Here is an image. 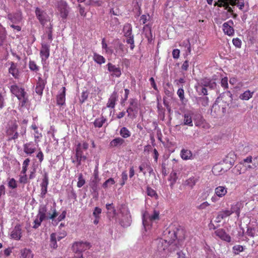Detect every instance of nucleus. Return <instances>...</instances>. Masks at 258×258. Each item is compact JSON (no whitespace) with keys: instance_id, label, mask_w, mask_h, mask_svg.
<instances>
[{"instance_id":"1","label":"nucleus","mask_w":258,"mask_h":258,"mask_svg":"<svg viewBox=\"0 0 258 258\" xmlns=\"http://www.w3.org/2000/svg\"><path fill=\"white\" fill-rule=\"evenodd\" d=\"M216 87V83L214 80L207 78H205L199 81L198 83V87H197V90L204 95H208L207 88H209L211 89H214Z\"/></svg>"},{"instance_id":"2","label":"nucleus","mask_w":258,"mask_h":258,"mask_svg":"<svg viewBox=\"0 0 258 258\" xmlns=\"http://www.w3.org/2000/svg\"><path fill=\"white\" fill-rule=\"evenodd\" d=\"M232 101V94L229 91L225 92L218 97L216 101L222 106L221 112L224 114L226 111V108Z\"/></svg>"},{"instance_id":"3","label":"nucleus","mask_w":258,"mask_h":258,"mask_svg":"<svg viewBox=\"0 0 258 258\" xmlns=\"http://www.w3.org/2000/svg\"><path fill=\"white\" fill-rule=\"evenodd\" d=\"M55 203H54V207H51L50 210L52 211V215L51 216H47L46 213L47 211V209L46 205H41L40 206L38 210V213L37 215V217H40L42 219L44 220H53L55 217L58 216V213L56 211L55 208Z\"/></svg>"},{"instance_id":"4","label":"nucleus","mask_w":258,"mask_h":258,"mask_svg":"<svg viewBox=\"0 0 258 258\" xmlns=\"http://www.w3.org/2000/svg\"><path fill=\"white\" fill-rule=\"evenodd\" d=\"M57 8L60 17L63 20H66L68 16L70 10L68 3L63 0H59L57 2Z\"/></svg>"},{"instance_id":"5","label":"nucleus","mask_w":258,"mask_h":258,"mask_svg":"<svg viewBox=\"0 0 258 258\" xmlns=\"http://www.w3.org/2000/svg\"><path fill=\"white\" fill-rule=\"evenodd\" d=\"M35 15L36 18L39 20L40 23L44 26L47 22L50 21V18L47 13L39 8H36L35 9Z\"/></svg>"},{"instance_id":"6","label":"nucleus","mask_w":258,"mask_h":258,"mask_svg":"<svg viewBox=\"0 0 258 258\" xmlns=\"http://www.w3.org/2000/svg\"><path fill=\"white\" fill-rule=\"evenodd\" d=\"M120 213L122 217L120 219V223L123 227H127L130 225L131 223V216L127 209L122 207L120 210Z\"/></svg>"},{"instance_id":"7","label":"nucleus","mask_w":258,"mask_h":258,"mask_svg":"<svg viewBox=\"0 0 258 258\" xmlns=\"http://www.w3.org/2000/svg\"><path fill=\"white\" fill-rule=\"evenodd\" d=\"M243 165L248 169H254L258 167V156H249L243 160Z\"/></svg>"},{"instance_id":"8","label":"nucleus","mask_w":258,"mask_h":258,"mask_svg":"<svg viewBox=\"0 0 258 258\" xmlns=\"http://www.w3.org/2000/svg\"><path fill=\"white\" fill-rule=\"evenodd\" d=\"M159 212L156 211H154V213L152 215H149L147 213H144L143 215L142 220H143V224L145 228H146V226H149V222L148 220L146 219V216H148L149 222L152 221L153 220H155L159 219Z\"/></svg>"},{"instance_id":"9","label":"nucleus","mask_w":258,"mask_h":258,"mask_svg":"<svg viewBox=\"0 0 258 258\" xmlns=\"http://www.w3.org/2000/svg\"><path fill=\"white\" fill-rule=\"evenodd\" d=\"M50 46L48 44L42 43L40 54L42 60H46L49 56Z\"/></svg>"},{"instance_id":"10","label":"nucleus","mask_w":258,"mask_h":258,"mask_svg":"<svg viewBox=\"0 0 258 258\" xmlns=\"http://www.w3.org/2000/svg\"><path fill=\"white\" fill-rule=\"evenodd\" d=\"M84 244L83 241L76 242L72 246L73 251L78 254V257H82L83 256L82 253L84 251Z\"/></svg>"},{"instance_id":"11","label":"nucleus","mask_w":258,"mask_h":258,"mask_svg":"<svg viewBox=\"0 0 258 258\" xmlns=\"http://www.w3.org/2000/svg\"><path fill=\"white\" fill-rule=\"evenodd\" d=\"M7 17L11 24H19L22 19V14L20 12L9 14L8 15Z\"/></svg>"},{"instance_id":"12","label":"nucleus","mask_w":258,"mask_h":258,"mask_svg":"<svg viewBox=\"0 0 258 258\" xmlns=\"http://www.w3.org/2000/svg\"><path fill=\"white\" fill-rule=\"evenodd\" d=\"M48 184V177L47 173H45L43 175L42 183H41V197L44 199L47 192V186Z\"/></svg>"},{"instance_id":"13","label":"nucleus","mask_w":258,"mask_h":258,"mask_svg":"<svg viewBox=\"0 0 258 258\" xmlns=\"http://www.w3.org/2000/svg\"><path fill=\"white\" fill-rule=\"evenodd\" d=\"M108 70L110 72L111 75L113 77H119L121 75V72L119 67L116 66L112 64L111 63H108L107 64Z\"/></svg>"},{"instance_id":"14","label":"nucleus","mask_w":258,"mask_h":258,"mask_svg":"<svg viewBox=\"0 0 258 258\" xmlns=\"http://www.w3.org/2000/svg\"><path fill=\"white\" fill-rule=\"evenodd\" d=\"M10 90L12 93L14 94L19 100H21V98L20 97L19 93H21V96L26 95V93L24 91V89L19 88L17 85H12L10 88Z\"/></svg>"},{"instance_id":"15","label":"nucleus","mask_w":258,"mask_h":258,"mask_svg":"<svg viewBox=\"0 0 258 258\" xmlns=\"http://www.w3.org/2000/svg\"><path fill=\"white\" fill-rule=\"evenodd\" d=\"M233 24V22L232 20H229L228 22H225L223 24V30L225 34L229 36H232L234 34V30L232 26L229 24Z\"/></svg>"},{"instance_id":"16","label":"nucleus","mask_w":258,"mask_h":258,"mask_svg":"<svg viewBox=\"0 0 258 258\" xmlns=\"http://www.w3.org/2000/svg\"><path fill=\"white\" fill-rule=\"evenodd\" d=\"M215 233L217 236L222 240L227 242H230L231 240L230 236L226 233L225 231L223 229H218L216 230L215 231Z\"/></svg>"},{"instance_id":"17","label":"nucleus","mask_w":258,"mask_h":258,"mask_svg":"<svg viewBox=\"0 0 258 258\" xmlns=\"http://www.w3.org/2000/svg\"><path fill=\"white\" fill-rule=\"evenodd\" d=\"M22 229L21 227L20 224H17L15 227L14 229L13 230V231L11 232V237L12 238L15 239L16 240H19L20 239L22 235Z\"/></svg>"},{"instance_id":"18","label":"nucleus","mask_w":258,"mask_h":258,"mask_svg":"<svg viewBox=\"0 0 258 258\" xmlns=\"http://www.w3.org/2000/svg\"><path fill=\"white\" fill-rule=\"evenodd\" d=\"M125 143V141L121 138L117 137L112 140L109 143L110 148H119Z\"/></svg>"},{"instance_id":"19","label":"nucleus","mask_w":258,"mask_h":258,"mask_svg":"<svg viewBox=\"0 0 258 258\" xmlns=\"http://www.w3.org/2000/svg\"><path fill=\"white\" fill-rule=\"evenodd\" d=\"M66 101V88L62 87L61 92L57 96L56 102L58 105L62 106L65 104Z\"/></svg>"},{"instance_id":"20","label":"nucleus","mask_w":258,"mask_h":258,"mask_svg":"<svg viewBox=\"0 0 258 258\" xmlns=\"http://www.w3.org/2000/svg\"><path fill=\"white\" fill-rule=\"evenodd\" d=\"M11 67L9 69V72L10 74L15 78L17 79L19 76V71L17 68V64L14 62H10Z\"/></svg>"},{"instance_id":"21","label":"nucleus","mask_w":258,"mask_h":258,"mask_svg":"<svg viewBox=\"0 0 258 258\" xmlns=\"http://www.w3.org/2000/svg\"><path fill=\"white\" fill-rule=\"evenodd\" d=\"M45 85V83L44 81L41 78H39L35 88L36 93L39 95H41L43 93Z\"/></svg>"},{"instance_id":"22","label":"nucleus","mask_w":258,"mask_h":258,"mask_svg":"<svg viewBox=\"0 0 258 258\" xmlns=\"http://www.w3.org/2000/svg\"><path fill=\"white\" fill-rule=\"evenodd\" d=\"M94 179L91 181L90 186L94 192L98 191V184L100 181L97 172H95L94 174Z\"/></svg>"},{"instance_id":"23","label":"nucleus","mask_w":258,"mask_h":258,"mask_svg":"<svg viewBox=\"0 0 258 258\" xmlns=\"http://www.w3.org/2000/svg\"><path fill=\"white\" fill-rule=\"evenodd\" d=\"M36 150L34 145L32 142L26 143L24 145V151L27 154H31Z\"/></svg>"},{"instance_id":"24","label":"nucleus","mask_w":258,"mask_h":258,"mask_svg":"<svg viewBox=\"0 0 258 258\" xmlns=\"http://www.w3.org/2000/svg\"><path fill=\"white\" fill-rule=\"evenodd\" d=\"M199 177L198 176H192L189 177L187 179H186L184 182V185L186 186H188L190 188H192L195 185L196 183L199 181Z\"/></svg>"},{"instance_id":"25","label":"nucleus","mask_w":258,"mask_h":258,"mask_svg":"<svg viewBox=\"0 0 258 258\" xmlns=\"http://www.w3.org/2000/svg\"><path fill=\"white\" fill-rule=\"evenodd\" d=\"M242 208V204L239 203H236L235 204L231 205V209L229 210L230 214L235 213L238 217H239L240 209Z\"/></svg>"},{"instance_id":"26","label":"nucleus","mask_w":258,"mask_h":258,"mask_svg":"<svg viewBox=\"0 0 258 258\" xmlns=\"http://www.w3.org/2000/svg\"><path fill=\"white\" fill-rule=\"evenodd\" d=\"M76 158H80L85 161L87 159V156L84 155L83 151L80 143L78 144L76 149Z\"/></svg>"},{"instance_id":"27","label":"nucleus","mask_w":258,"mask_h":258,"mask_svg":"<svg viewBox=\"0 0 258 258\" xmlns=\"http://www.w3.org/2000/svg\"><path fill=\"white\" fill-rule=\"evenodd\" d=\"M253 146L248 144L246 143L245 144H242L238 147L239 150L241 152L242 154H247L250 151L252 150Z\"/></svg>"},{"instance_id":"28","label":"nucleus","mask_w":258,"mask_h":258,"mask_svg":"<svg viewBox=\"0 0 258 258\" xmlns=\"http://www.w3.org/2000/svg\"><path fill=\"white\" fill-rule=\"evenodd\" d=\"M181 124L183 125H188L189 126H193L191 116L189 113H185L184 114L183 121Z\"/></svg>"},{"instance_id":"29","label":"nucleus","mask_w":258,"mask_h":258,"mask_svg":"<svg viewBox=\"0 0 258 258\" xmlns=\"http://www.w3.org/2000/svg\"><path fill=\"white\" fill-rule=\"evenodd\" d=\"M117 97V93L114 92L110 98L109 99L108 102L107 104V106L109 108H113L114 107L115 101H116Z\"/></svg>"},{"instance_id":"30","label":"nucleus","mask_w":258,"mask_h":258,"mask_svg":"<svg viewBox=\"0 0 258 258\" xmlns=\"http://www.w3.org/2000/svg\"><path fill=\"white\" fill-rule=\"evenodd\" d=\"M220 106H221L220 104L217 103L215 101L211 108V113L212 115L216 116L220 115L221 110H220Z\"/></svg>"},{"instance_id":"31","label":"nucleus","mask_w":258,"mask_h":258,"mask_svg":"<svg viewBox=\"0 0 258 258\" xmlns=\"http://www.w3.org/2000/svg\"><path fill=\"white\" fill-rule=\"evenodd\" d=\"M227 170L224 169L222 167V164H218L215 165L213 169L212 172L215 174H221L224 173Z\"/></svg>"},{"instance_id":"32","label":"nucleus","mask_w":258,"mask_h":258,"mask_svg":"<svg viewBox=\"0 0 258 258\" xmlns=\"http://www.w3.org/2000/svg\"><path fill=\"white\" fill-rule=\"evenodd\" d=\"M6 38L7 31L5 28L0 25V47L4 44Z\"/></svg>"},{"instance_id":"33","label":"nucleus","mask_w":258,"mask_h":258,"mask_svg":"<svg viewBox=\"0 0 258 258\" xmlns=\"http://www.w3.org/2000/svg\"><path fill=\"white\" fill-rule=\"evenodd\" d=\"M215 194L219 197H222L225 196L227 191V188L225 186H219L215 188Z\"/></svg>"},{"instance_id":"34","label":"nucleus","mask_w":258,"mask_h":258,"mask_svg":"<svg viewBox=\"0 0 258 258\" xmlns=\"http://www.w3.org/2000/svg\"><path fill=\"white\" fill-rule=\"evenodd\" d=\"M124 35L126 37L134 36L132 34V28L130 24H126L123 27Z\"/></svg>"},{"instance_id":"35","label":"nucleus","mask_w":258,"mask_h":258,"mask_svg":"<svg viewBox=\"0 0 258 258\" xmlns=\"http://www.w3.org/2000/svg\"><path fill=\"white\" fill-rule=\"evenodd\" d=\"M192 156V153L190 151L188 150L182 149L181 151V157L183 160H188L190 159Z\"/></svg>"},{"instance_id":"36","label":"nucleus","mask_w":258,"mask_h":258,"mask_svg":"<svg viewBox=\"0 0 258 258\" xmlns=\"http://www.w3.org/2000/svg\"><path fill=\"white\" fill-rule=\"evenodd\" d=\"M178 178V176L177 175V173L175 171H172L169 175V180L171 182L170 186L172 187L176 182L177 179Z\"/></svg>"},{"instance_id":"37","label":"nucleus","mask_w":258,"mask_h":258,"mask_svg":"<svg viewBox=\"0 0 258 258\" xmlns=\"http://www.w3.org/2000/svg\"><path fill=\"white\" fill-rule=\"evenodd\" d=\"M106 121V119L103 116H101L100 118H96L94 122V125L96 127H101L102 126L103 124Z\"/></svg>"},{"instance_id":"38","label":"nucleus","mask_w":258,"mask_h":258,"mask_svg":"<svg viewBox=\"0 0 258 258\" xmlns=\"http://www.w3.org/2000/svg\"><path fill=\"white\" fill-rule=\"evenodd\" d=\"M20 258H32L31 251L26 248L22 250Z\"/></svg>"},{"instance_id":"39","label":"nucleus","mask_w":258,"mask_h":258,"mask_svg":"<svg viewBox=\"0 0 258 258\" xmlns=\"http://www.w3.org/2000/svg\"><path fill=\"white\" fill-rule=\"evenodd\" d=\"M49 245L51 248L53 249L57 247L55 233H53L50 235V242Z\"/></svg>"},{"instance_id":"40","label":"nucleus","mask_w":258,"mask_h":258,"mask_svg":"<svg viewBox=\"0 0 258 258\" xmlns=\"http://www.w3.org/2000/svg\"><path fill=\"white\" fill-rule=\"evenodd\" d=\"M18 126V124L16 122H14L11 124L7 131V135L9 136L13 135L14 133H15L16 132H17L16 131L17 130Z\"/></svg>"},{"instance_id":"41","label":"nucleus","mask_w":258,"mask_h":258,"mask_svg":"<svg viewBox=\"0 0 258 258\" xmlns=\"http://www.w3.org/2000/svg\"><path fill=\"white\" fill-rule=\"evenodd\" d=\"M120 136L123 138H127L131 136V133L125 127H122L119 132Z\"/></svg>"},{"instance_id":"42","label":"nucleus","mask_w":258,"mask_h":258,"mask_svg":"<svg viewBox=\"0 0 258 258\" xmlns=\"http://www.w3.org/2000/svg\"><path fill=\"white\" fill-rule=\"evenodd\" d=\"M109 14L112 16V15L119 16L122 15V13L119 9L117 7H116L110 9Z\"/></svg>"},{"instance_id":"43","label":"nucleus","mask_w":258,"mask_h":258,"mask_svg":"<svg viewBox=\"0 0 258 258\" xmlns=\"http://www.w3.org/2000/svg\"><path fill=\"white\" fill-rule=\"evenodd\" d=\"M197 101L199 104H201L203 106H206L208 105L209 99L207 97H198Z\"/></svg>"},{"instance_id":"44","label":"nucleus","mask_w":258,"mask_h":258,"mask_svg":"<svg viewBox=\"0 0 258 258\" xmlns=\"http://www.w3.org/2000/svg\"><path fill=\"white\" fill-rule=\"evenodd\" d=\"M252 92H250V91L247 90L243 93L241 94L240 95L239 98L242 100H247L252 97Z\"/></svg>"},{"instance_id":"45","label":"nucleus","mask_w":258,"mask_h":258,"mask_svg":"<svg viewBox=\"0 0 258 258\" xmlns=\"http://www.w3.org/2000/svg\"><path fill=\"white\" fill-rule=\"evenodd\" d=\"M94 60L99 64L103 63L105 61V59L103 56L96 53L94 55Z\"/></svg>"},{"instance_id":"46","label":"nucleus","mask_w":258,"mask_h":258,"mask_svg":"<svg viewBox=\"0 0 258 258\" xmlns=\"http://www.w3.org/2000/svg\"><path fill=\"white\" fill-rule=\"evenodd\" d=\"M177 95L178 96L180 100L182 102L184 103V101L185 100L184 97V91L182 87L178 89L177 92Z\"/></svg>"},{"instance_id":"47","label":"nucleus","mask_w":258,"mask_h":258,"mask_svg":"<svg viewBox=\"0 0 258 258\" xmlns=\"http://www.w3.org/2000/svg\"><path fill=\"white\" fill-rule=\"evenodd\" d=\"M113 178H110L106 180L103 184L102 186L104 188H106L108 186H111L115 183Z\"/></svg>"},{"instance_id":"48","label":"nucleus","mask_w":258,"mask_h":258,"mask_svg":"<svg viewBox=\"0 0 258 258\" xmlns=\"http://www.w3.org/2000/svg\"><path fill=\"white\" fill-rule=\"evenodd\" d=\"M44 220L43 219H41V218L37 216V218L34 221V225L33 226V228L35 229H37L41 225L42 222Z\"/></svg>"},{"instance_id":"49","label":"nucleus","mask_w":258,"mask_h":258,"mask_svg":"<svg viewBox=\"0 0 258 258\" xmlns=\"http://www.w3.org/2000/svg\"><path fill=\"white\" fill-rule=\"evenodd\" d=\"M243 165V160L241 163L239 164L236 165L234 168L233 169V172L235 174H241L242 171V165Z\"/></svg>"},{"instance_id":"50","label":"nucleus","mask_w":258,"mask_h":258,"mask_svg":"<svg viewBox=\"0 0 258 258\" xmlns=\"http://www.w3.org/2000/svg\"><path fill=\"white\" fill-rule=\"evenodd\" d=\"M85 183V180L83 177V175L82 173H80L78 177V181L77 183V186L78 187H81L83 186Z\"/></svg>"},{"instance_id":"51","label":"nucleus","mask_w":258,"mask_h":258,"mask_svg":"<svg viewBox=\"0 0 258 258\" xmlns=\"http://www.w3.org/2000/svg\"><path fill=\"white\" fill-rule=\"evenodd\" d=\"M29 162H30V159L29 158L26 159L24 160V161L23 162V169H22V170L21 172L23 174H26V171L27 170V167L28 165H29Z\"/></svg>"},{"instance_id":"52","label":"nucleus","mask_w":258,"mask_h":258,"mask_svg":"<svg viewBox=\"0 0 258 258\" xmlns=\"http://www.w3.org/2000/svg\"><path fill=\"white\" fill-rule=\"evenodd\" d=\"M111 20H110V25L114 27L115 26H117L120 24L119 20L116 17H113L112 16H110Z\"/></svg>"},{"instance_id":"53","label":"nucleus","mask_w":258,"mask_h":258,"mask_svg":"<svg viewBox=\"0 0 258 258\" xmlns=\"http://www.w3.org/2000/svg\"><path fill=\"white\" fill-rule=\"evenodd\" d=\"M89 93L87 91H83L82 93L81 98H80V102L81 103H84L85 100L88 98Z\"/></svg>"},{"instance_id":"54","label":"nucleus","mask_w":258,"mask_h":258,"mask_svg":"<svg viewBox=\"0 0 258 258\" xmlns=\"http://www.w3.org/2000/svg\"><path fill=\"white\" fill-rule=\"evenodd\" d=\"M233 250L235 254H238L239 252L243 250V247L242 246L240 245H235L233 247Z\"/></svg>"},{"instance_id":"55","label":"nucleus","mask_w":258,"mask_h":258,"mask_svg":"<svg viewBox=\"0 0 258 258\" xmlns=\"http://www.w3.org/2000/svg\"><path fill=\"white\" fill-rule=\"evenodd\" d=\"M10 26L13 29L14 31L17 32H20L21 30V27L17 24L9 23Z\"/></svg>"},{"instance_id":"56","label":"nucleus","mask_w":258,"mask_h":258,"mask_svg":"<svg viewBox=\"0 0 258 258\" xmlns=\"http://www.w3.org/2000/svg\"><path fill=\"white\" fill-rule=\"evenodd\" d=\"M147 193L148 196L153 197L154 196H157L156 191L150 187H148L147 188Z\"/></svg>"},{"instance_id":"57","label":"nucleus","mask_w":258,"mask_h":258,"mask_svg":"<svg viewBox=\"0 0 258 258\" xmlns=\"http://www.w3.org/2000/svg\"><path fill=\"white\" fill-rule=\"evenodd\" d=\"M101 209L98 207H95L93 211V215L95 218H100V215L101 213Z\"/></svg>"},{"instance_id":"58","label":"nucleus","mask_w":258,"mask_h":258,"mask_svg":"<svg viewBox=\"0 0 258 258\" xmlns=\"http://www.w3.org/2000/svg\"><path fill=\"white\" fill-rule=\"evenodd\" d=\"M219 214L221 216V217L223 218V219L231 215L230 212L229 211V210H223L219 212Z\"/></svg>"},{"instance_id":"59","label":"nucleus","mask_w":258,"mask_h":258,"mask_svg":"<svg viewBox=\"0 0 258 258\" xmlns=\"http://www.w3.org/2000/svg\"><path fill=\"white\" fill-rule=\"evenodd\" d=\"M29 66L30 69L32 71H37L38 70V67L34 61H30Z\"/></svg>"},{"instance_id":"60","label":"nucleus","mask_w":258,"mask_h":258,"mask_svg":"<svg viewBox=\"0 0 258 258\" xmlns=\"http://www.w3.org/2000/svg\"><path fill=\"white\" fill-rule=\"evenodd\" d=\"M121 179L122 182L120 183V185L121 186H123L127 179V174L126 171L122 172L121 174Z\"/></svg>"},{"instance_id":"61","label":"nucleus","mask_w":258,"mask_h":258,"mask_svg":"<svg viewBox=\"0 0 258 258\" xmlns=\"http://www.w3.org/2000/svg\"><path fill=\"white\" fill-rule=\"evenodd\" d=\"M112 205H113L112 204H106V208L108 210L110 211V213L112 212L113 215H116V210H115L114 207H113L112 206Z\"/></svg>"},{"instance_id":"62","label":"nucleus","mask_w":258,"mask_h":258,"mask_svg":"<svg viewBox=\"0 0 258 258\" xmlns=\"http://www.w3.org/2000/svg\"><path fill=\"white\" fill-rule=\"evenodd\" d=\"M102 48L105 49L107 52L112 53V50L110 49L108 47L107 44L105 43V38L102 40Z\"/></svg>"},{"instance_id":"63","label":"nucleus","mask_w":258,"mask_h":258,"mask_svg":"<svg viewBox=\"0 0 258 258\" xmlns=\"http://www.w3.org/2000/svg\"><path fill=\"white\" fill-rule=\"evenodd\" d=\"M232 42L233 45H235L236 47H240L241 45V41L239 39L237 38H234L232 40Z\"/></svg>"},{"instance_id":"64","label":"nucleus","mask_w":258,"mask_h":258,"mask_svg":"<svg viewBox=\"0 0 258 258\" xmlns=\"http://www.w3.org/2000/svg\"><path fill=\"white\" fill-rule=\"evenodd\" d=\"M168 233L169 234V237L170 238L171 241H174L176 239H177V236L174 231L172 232L168 231Z\"/></svg>"}]
</instances>
